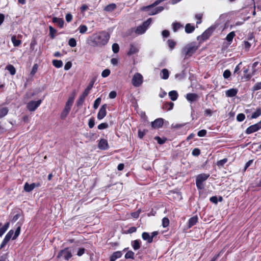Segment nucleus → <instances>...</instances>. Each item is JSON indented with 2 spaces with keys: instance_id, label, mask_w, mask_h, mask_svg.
<instances>
[{
  "instance_id": "774afa93",
  "label": "nucleus",
  "mask_w": 261,
  "mask_h": 261,
  "mask_svg": "<svg viewBox=\"0 0 261 261\" xmlns=\"http://www.w3.org/2000/svg\"><path fill=\"white\" fill-rule=\"evenodd\" d=\"M65 18H66V20L68 22H70L72 19V15L70 14V13H68L67 14H66V16H65Z\"/></svg>"
},
{
  "instance_id": "58836bf2",
  "label": "nucleus",
  "mask_w": 261,
  "mask_h": 261,
  "mask_svg": "<svg viewBox=\"0 0 261 261\" xmlns=\"http://www.w3.org/2000/svg\"><path fill=\"white\" fill-rule=\"evenodd\" d=\"M135 253L132 251H128L125 255L126 259H134Z\"/></svg>"
},
{
  "instance_id": "a19ab883",
  "label": "nucleus",
  "mask_w": 261,
  "mask_h": 261,
  "mask_svg": "<svg viewBox=\"0 0 261 261\" xmlns=\"http://www.w3.org/2000/svg\"><path fill=\"white\" fill-rule=\"evenodd\" d=\"M88 30V28L86 25H81L79 27V30L81 34H84Z\"/></svg>"
},
{
  "instance_id": "9b49d317",
  "label": "nucleus",
  "mask_w": 261,
  "mask_h": 261,
  "mask_svg": "<svg viewBox=\"0 0 261 261\" xmlns=\"http://www.w3.org/2000/svg\"><path fill=\"white\" fill-rule=\"evenodd\" d=\"M39 186L40 184L39 183H32L31 184H29L28 182H26L24 186V190L27 192H30L32 191L35 187H38Z\"/></svg>"
},
{
  "instance_id": "2f4dec72",
  "label": "nucleus",
  "mask_w": 261,
  "mask_h": 261,
  "mask_svg": "<svg viewBox=\"0 0 261 261\" xmlns=\"http://www.w3.org/2000/svg\"><path fill=\"white\" fill-rule=\"evenodd\" d=\"M116 7V6L115 4H111L108 5H107L105 8V10L108 12H111L113 11Z\"/></svg>"
},
{
  "instance_id": "f3484780",
  "label": "nucleus",
  "mask_w": 261,
  "mask_h": 261,
  "mask_svg": "<svg viewBox=\"0 0 261 261\" xmlns=\"http://www.w3.org/2000/svg\"><path fill=\"white\" fill-rule=\"evenodd\" d=\"M209 176V174H200L197 176L196 181L203 182L204 181L206 180Z\"/></svg>"
},
{
  "instance_id": "4d7b16f0",
  "label": "nucleus",
  "mask_w": 261,
  "mask_h": 261,
  "mask_svg": "<svg viewBox=\"0 0 261 261\" xmlns=\"http://www.w3.org/2000/svg\"><path fill=\"white\" fill-rule=\"evenodd\" d=\"M253 89L254 91H256L261 89V82L255 84V85L253 87Z\"/></svg>"
},
{
  "instance_id": "39448f33",
  "label": "nucleus",
  "mask_w": 261,
  "mask_h": 261,
  "mask_svg": "<svg viewBox=\"0 0 261 261\" xmlns=\"http://www.w3.org/2000/svg\"><path fill=\"white\" fill-rule=\"evenodd\" d=\"M143 82V77L140 73L134 74L132 80V84L135 87H140Z\"/></svg>"
},
{
  "instance_id": "2eb2a0df",
  "label": "nucleus",
  "mask_w": 261,
  "mask_h": 261,
  "mask_svg": "<svg viewBox=\"0 0 261 261\" xmlns=\"http://www.w3.org/2000/svg\"><path fill=\"white\" fill-rule=\"evenodd\" d=\"M198 98V95L195 93H188L186 95V99H187L188 101H189L191 102H194V101L197 100Z\"/></svg>"
},
{
  "instance_id": "cd10ccee",
  "label": "nucleus",
  "mask_w": 261,
  "mask_h": 261,
  "mask_svg": "<svg viewBox=\"0 0 261 261\" xmlns=\"http://www.w3.org/2000/svg\"><path fill=\"white\" fill-rule=\"evenodd\" d=\"M234 32L232 31L230 32L226 37V40L229 42V44L232 42L233 38L235 36Z\"/></svg>"
},
{
  "instance_id": "69168bd1",
  "label": "nucleus",
  "mask_w": 261,
  "mask_h": 261,
  "mask_svg": "<svg viewBox=\"0 0 261 261\" xmlns=\"http://www.w3.org/2000/svg\"><path fill=\"white\" fill-rule=\"evenodd\" d=\"M184 71H182L180 73L176 74L175 76L176 79H178V80H182L184 77Z\"/></svg>"
},
{
  "instance_id": "72a5a7b5",
  "label": "nucleus",
  "mask_w": 261,
  "mask_h": 261,
  "mask_svg": "<svg viewBox=\"0 0 261 261\" xmlns=\"http://www.w3.org/2000/svg\"><path fill=\"white\" fill-rule=\"evenodd\" d=\"M11 41L14 46H18L21 44V41L17 39L16 36H13L11 38Z\"/></svg>"
},
{
  "instance_id": "b1692460",
  "label": "nucleus",
  "mask_w": 261,
  "mask_h": 261,
  "mask_svg": "<svg viewBox=\"0 0 261 261\" xmlns=\"http://www.w3.org/2000/svg\"><path fill=\"white\" fill-rule=\"evenodd\" d=\"M169 96L172 101H175L177 99L178 94L176 91L172 90L169 92Z\"/></svg>"
},
{
  "instance_id": "603ef678",
  "label": "nucleus",
  "mask_w": 261,
  "mask_h": 261,
  "mask_svg": "<svg viewBox=\"0 0 261 261\" xmlns=\"http://www.w3.org/2000/svg\"><path fill=\"white\" fill-rule=\"evenodd\" d=\"M111 73V71L109 69H105L101 73V76L103 77H106L108 76Z\"/></svg>"
},
{
  "instance_id": "c9c22d12",
  "label": "nucleus",
  "mask_w": 261,
  "mask_h": 261,
  "mask_svg": "<svg viewBox=\"0 0 261 261\" xmlns=\"http://www.w3.org/2000/svg\"><path fill=\"white\" fill-rule=\"evenodd\" d=\"M6 69L9 71L11 75H14L16 73V70L14 67L12 65H9L6 67Z\"/></svg>"
},
{
  "instance_id": "49530a36",
  "label": "nucleus",
  "mask_w": 261,
  "mask_h": 261,
  "mask_svg": "<svg viewBox=\"0 0 261 261\" xmlns=\"http://www.w3.org/2000/svg\"><path fill=\"white\" fill-rule=\"evenodd\" d=\"M101 98L98 97L96 99V100L94 101V105H93V108L94 109H96L98 106H99L100 102H101Z\"/></svg>"
},
{
  "instance_id": "a878e982",
  "label": "nucleus",
  "mask_w": 261,
  "mask_h": 261,
  "mask_svg": "<svg viewBox=\"0 0 261 261\" xmlns=\"http://www.w3.org/2000/svg\"><path fill=\"white\" fill-rule=\"evenodd\" d=\"M132 245L133 249L135 250H137L140 249L141 247V242L139 240H136L132 242Z\"/></svg>"
},
{
  "instance_id": "a211bd4d",
  "label": "nucleus",
  "mask_w": 261,
  "mask_h": 261,
  "mask_svg": "<svg viewBox=\"0 0 261 261\" xmlns=\"http://www.w3.org/2000/svg\"><path fill=\"white\" fill-rule=\"evenodd\" d=\"M95 82V79H92L89 85L87 86V87L85 89L84 91L83 92V93L84 94V95H88L89 94V92H90V90L92 88Z\"/></svg>"
},
{
  "instance_id": "4c0bfd02",
  "label": "nucleus",
  "mask_w": 261,
  "mask_h": 261,
  "mask_svg": "<svg viewBox=\"0 0 261 261\" xmlns=\"http://www.w3.org/2000/svg\"><path fill=\"white\" fill-rule=\"evenodd\" d=\"M87 96V95H84V94L83 93L82 95L80 97L79 100L77 101L76 103L78 106L82 105Z\"/></svg>"
},
{
  "instance_id": "ddd939ff",
  "label": "nucleus",
  "mask_w": 261,
  "mask_h": 261,
  "mask_svg": "<svg viewBox=\"0 0 261 261\" xmlns=\"http://www.w3.org/2000/svg\"><path fill=\"white\" fill-rule=\"evenodd\" d=\"M139 50L138 46L135 44H132L130 45L129 50L127 53L128 56H131L138 53Z\"/></svg>"
},
{
  "instance_id": "0e129e2a",
  "label": "nucleus",
  "mask_w": 261,
  "mask_h": 261,
  "mask_svg": "<svg viewBox=\"0 0 261 261\" xmlns=\"http://www.w3.org/2000/svg\"><path fill=\"white\" fill-rule=\"evenodd\" d=\"M95 124L94 120L93 118H91L89 120L88 125L89 127L91 128L94 127Z\"/></svg>"
},
{
  "instance_id": "5fc2aeb1",
  "label": "nucleus",
  "mask_w": 261,
  "mask_h": 261,
  "mask_svg": "<svg viewBox=\"0 0 261 261\" xmlns=\"http://www.w3.org/2000/svg\"><path fill=\"white\" fill-rule=\"evenodd\" d=\"M9 241L10 240L8 238L5 237L4 239H3L1 244V248H4Z\"/></svg>"
},
{
  "instance_id": "8fccbe9b",
  "label": "nucleus",
  "mask_w": 261,
  "mask_h": 261,
  "mask_svg": "<svg viewBox=\"0 0 261 261\" xmlns=\"http://www.w3.org/2000/svg\"><path fill=\"white\" fill-rule=\"evenodd\" d=\"M227 162V159L225 158L219 160L217 162V165L219 167H223V165Z\"/></svg>"
},
{
  "instance_id": "423d86ee",
  "label": "nucleus",
  "mask_w": 261,
  "mask_h": 261,
  "mask_svg": "<svg viewBox=\"0 0 261 261\" xmlns=\"http://www.w3.org/2000/svg\"><path fill=\"white\" fill-rule=\"evenodd\" d=\"M72 257V253L70 251L68 248H65L63 250H61L58 255V258L63 257L64 259L68 260L69 258Z\"/></svg>"
},
{
  "instance_id": "0eeeda50",
  "label": "nucleus",
  "mask_w": 261,
  "mask_h": 261,
  "mask_svg": "<svg viewBox=\"0 0 261 261\" xmlns=\"http://www.w3.org/2000/svg\"><path fill=\"white\" fill-rule=\"evenodd\" d=\"M214 31V29L212 28H209L206 30L201 36L197 37L198 40L204 41L207 39L212 34Z\"/></svg>"
},
{
  "instance_id": "052dcab7",
  "label": "nucleus",
  "mask_w": 261,
  "mask_h": 261,
  "mask_svg": "<svg viewBox=\"0 0 261 261\" xmlns=\"http://www.w3.org/2000/svg\"><path fill=\"white\" fill-rule=\"evenodd\" d=\"M206 130L205 129H201V130H199L197 133V135L200 137H204L206 135Z\"/></svg>"
},
{
  "instance_id": "1a4fd4ad",
  "label": "nucleus",
  "mask_w": 261,
  "mask_h": 261,
  "mask_svg": "<svg viewBox=\"0 0 261 261\" xmlns=\"http://www.w3.org/2000/svg\"><path fill=\"white\" fill-rule=\"evenodd\" d=\"M164 123L163 118H158L151 122V127L154 129H158L161 127Z\"/></svg>"
},
{
  "instance_id": "79ce46f5",
  "label": "nucleus",
  "mask_w": 261,
  "mask_h": 261,
  "mask_svg": "<svg viewBox=\"0 0 261 261\" xmlns=\"http://www.w3.org/2000/svg\"><path fill=\"white\" fill-rule=\"evenodd\" d=\"M148 130L147 129H143L141 130L139 129L138 130V137L140 139H142L144 135L147 133Z\"/></svg>"
},
{
  "instance_id": "bf43d9fd",
  "label": "nucleus",
  "mask_w": 261,
  "mask_h": 261,
  "mask_svg": "<svg viewBox=\"0 0 261 261\" xmlns=\"http://www.w3.org/2000/svg\"><path fill=\"white\" fill-rule=\"evenodd\" d=\"M230 75H231V72L229 70H225L224 71L223 74V77L225 79H228V77H230Z\"/></svg>"
},
{
  "instance_id": "338daca9",
  "label": "nucleus",
  "mask_w": 261,
  "mask_h": 261,
  "mask_svg": "<svg viewBox=\"0 0 261 261\" xmlns=\"http://www.w3.org/2000/svg\"><path fill=\"white\" fill-rule=\"evenodd\" d=\"M72 66V63L70 62H67L64 66V69L65 70H69Z\"/></svg>"
},
{
  "instance_id": "412c9836",
  "label": "nucleus",
  "mask_w": 261,
  "mask_h": 261,
  "mask_svg": "<svg viewBox=\"0 0 261 261\" xmlns=\"http://www.w3.org/2000/svg\"><path fill=\"white\" fill-rule=\"evenodd\" d=\"M122 254L121 252L119 251L114 252L110 257V261H115L117 258H120Z\"/></svg>"
},
{
  "instance_id": "c756f323",
  "label": "nucleus",
  "mask_w": 261,
  "mask_h": 261,
  "mask_svg": "<svg viewBox=\"0 0 261 261\" xmlns=\"http://www.w3.org/2000/svg\"><path fill=\"white\" fill-rule=\"evenodd\" d=\"M183 26L179 22H174L172 24V29L174 32H177Z\"/></svg>"
},
{
  "instance_id": "13d9d810",
  "label": "nucleus",
  "mask_w": 261,
  "mask_h": 261,
  "mask_svg": "<svg viewBox=\"0 0 261 261\" xmlns=\"http://www.w3.org/2000/svg\"><path fill=\"white\" fill-rule=\"evenodd\" d=\"M108 127V124L107 123H102L98 125V128L99 129H103Z\"/></svg>"
},
{
  "instance_id": "4468645a",
  "label": "nucleus",
  "mask_w": 261,
  "mask_h": 261,
  "mask_svg": "<svg viewBox=\"0 0 261 261\" xmlns=\"http://www.w3.org/2000/svg\"><path fill=\"white\" fill-rule=\"evenodd\" d=\"M98 147L101 150H106L108 148V141L104 139H102L99 141Z\"/></svg>"
},
{
  "instance_id": "6e6d98bb",
  "label": "nucleus",
  "mask_w": 261,
  "mask_h": 261,
  "mask_svg": "<svg viewBox=\"0 0 261 261\" xmlns=\"http://www.w3.org/2000/svg\"><path fill=\"white\" fill-rule=\"evenodd\" d=\"M200 153V150L199 149L197 148H194L192 152V154L193 155L197 156H198Z\"/></svg>"
},
{
  "instance_id": "393cba45",
  "label": "nucleus",
  "mask_w": 261,
  "mask_h": 261,
  "mask_svg": "<svg viewBox=\"0 0 261 261\" xmlns=\"http://www.w3.org/2000/svg\"><path fill=\"white\" fill-rule=\"evenodd\" d=\"M169 72L168 69L164 68L161 70V77L162 79L167 80L168 79Z\"/></svg>"
},
{
  "instance_id": "dca6fc26",
  "label": "nucleus",
  "mask_w": 261,
  "mask_h": 261,
  "mask_svg": "<svg viewBox=\"0 0 261 261\" xmlns=\"http://www.w3.org/2000/svg\"><path fill=\"white\" fill-rule=\"evenodd\" d=\"M238 92V89L232 88L226 91L225 94L226 96L228 97H232L235 96L237 95Z\"/></svg>"
},
{
  "instance_id": "bb28decb",
  "label": "nucleus",
  "mask_w": 261,
  "mask_h": 261,
  "mask_svg": "<svg viewBox=\"0 0 261 261\" xmlns=\"http://www.w3.org/2000/svg\"><path fill=\"white\" fill-rule=\"evenodd\" d=\"M195 30V27L190 23H187L185 26V32L188 33H191Z\"/></svg>"
},
{
  "instance_id": "e2e57ef3",
  "label": "nucleus",
  "mask_w": 261,
  "mask_h": 261,
  "mask_svg": "<svg viewBox=\"0 0 261 261\" xmlns=\"http://www.w3.org/2000/svg\"><path fill=\"white\" fill-rule=\"evenodd\" d=\"M196 185L198 189L202 190L204 188L203 182L196 181Z\"/></svg>"
},
{
  "instance_id": "680f3d73",
  "label": "nucleus",
  "mask_w": 261,
  "mask_h": 261,
  "mask_svg": "<svg viewBox=\"0 0 261 261\" xmlns=\"http://www.w3.org/2000/svg\"><path fill=\"white\" fill-rule=\"evenodd\" d=\"M137 230V228L136 227L133 226L129 228V229L127 230L126 233H132L133 232H136Z\"/></svg>"
},
{
  "instance_id": "4be33fe9",
  "label": "nucleus",
  "mask_w": 261,
  "mask_h": 261,
  "mask_svg": "<svg viewBox=\"0 0 261 261\" xmlns=\"http://www.w3.org/2000/svg\"><path fill=\"white\" fill-rule=\"evenodd\" d=\"M142 238L144 240L146 241L148 243H151L152 242V237H150V235L148 232H143L142 234Z\"/></svg>"
},
{
  "instance_id": "a18cd8bd",
  "label": "nucleus",
  "mask_w": 261,
  "mask_h": 261,
  "mask_svg": "<svg viewBox=\"0 0 261 261\" xmlns=\"http://www.w3.org/2000/svg\"><path fill=\"white\" fill-rule=\"evenodd\" d=\"M68 44L71 47H75L76 45V41L73 38H70L68 41Z\"/></svg>"
},
{
  "instance_id": "7c9ffc66",
  "label": "nucleus",
  "mask_w": 261,
  "mask_h": 261,
  "mask_svg": "<svg viewBox=\"0 0 261 261\" xmlns=\"http://www.w3.org/2000/svg\"><path fill=\"white\" fill-rule=\"evenodd\" d=\"M52 62L53 65L56 68H59L63 66V62L61 60H53Z\"/></svg>"
},
{
  "instance_id": "e433bc0d",
  "label": "nucleus",
  "mask_w": 261,
  "mask_h": 261,
  "mask_svg": "<svg viewBox=\"0 0 261 261\" xmlns=\"http://www.w3.org/2000/svg\"><path fill=\"white\" fill-rule=\"evenodd\" d=\"M173 106L174 103L172 102H169L168 103H165L163 106V108L167 110L168 111H170L173 109Z\"/></svg>"
},
{
  "instance_id": "de8ad7c7",
  "label": "nucleus",
  "mask_w": 261,
  "mask_h": 261,
  "mask_svg": "<svg viewBox=\"0 0 261 261\" xmlns=\"http://www.w3.org/2000/svg\"><path fill=\"white\" fill-rule=\"evenodd\" d=\"M20 232V226H18L17 227L15 231L14 235L12 237V240L16 239L17 238V237L19 235Z\"/></svg>"
},
{
  "instance_id": "c03bdc74",
  "label": "nucleus",
  "mask_w": 261,
  "mask_h": 261,
  "mask_svg": "<svg viewBox=\"0 0 261 261\" xmlns=\"http://www.w3.org/2000/svg\"><path fill=\"white\" fill-rule=\"evenodd\" d=\"M112 50L115 54L119 52V46L117 43H115L112 45Z\"/></svg>"
},
{
  "instance_id": "f257e3e1",
  "label": "nucleus",
  "mask_w": 261,
  "mask_h": 261,
  "mask_svg": "<svg viewBox=\"0 0 261 261\" xmlns=\"http://www.w3.org/2000/svg\"><path fill=\"white\" fill-rule=\"evenodd\" d=\"M110 39L108 32L101 31L93 34L89 39V44L94 47H101L105 45Z\"/></svg>"
},
{
  "instance_id": "7ed1b4c3",
  "label": "nucleus",
  "mask_w": 261,
  "mask_h": 261,
  "mask_svg": "<svg viewBox=\"0 0 261 261\" xmlns=\"http://www.w3.org/2000/svg\"><path fill=\"white\" fill-rule=\"evenodd\" d=\"M155 6H151V5H150L144 7L143 10L146 11L148 12V15H154L161 12L164 9L162 6L154 8Z\"/></svg>"
},
{
  "instance_id": "c85d7f7f",
  "label": "nucleus",
  "mask_w": 261,
  "mask_h": 261,
  "mask_svg": "<svg viewBox=\"0 0 261 261\" xmlns=\"http://www.w3.org/2000/svg\"><path fill=\"white\" fill-rule=\"evenodd\" d=\"M8 112V109L6 107H0V118L5 116Z\"/></svg>"
},
{
  "instance_id": "f8f14e48",
  "label": "nucleus",
  "mask_w": 261,
  "mask_h": 261,
  "mask_svg": "<svg viewBox=\"0 0 261 261\" xmlns=\"http://www.w3.org/2000/svg\"><path fill=\"white\" fill-rule=\"evenodd\" d=\"M260 128H259L258 126L257 125V123L252 125L248 127L245 130V133L246 134H251L252 133H253L254 132H257L258 130Z\"/></svg>"
},
{
  "instance_id": "37998d69",
  "label": "nucleus",
  "mask_w": 261,
  "mask_h": 261,
  "mask_svg": "<svg viewBox=\"0 0 261 261\" xmlns=\"http://www.w3.org/2000/svg\"><path fill=\"white\" fill-rule=\"evenodd\" d=\"M74 101V97H69L66 103L65 106L71 108Z\"/></svg>"
},
{
  "instance_id": "aec40b11",
  "label": "nucleus",
  "mask_w": 261,
  "mask_h": 261,
  "mask_svg": "<svg viewBox=\"0 0 261 261\" xmlns=\"http://www.w3.org/2000/svg\"><path fill=\"white\" fill-rule=\"evenodd\" d=\"M53 22L55 23H56L58 26L62 28L63 27L64 21L62 18H57V17H53Z\"/></svg>"
},
{
  "instance_id": "5701e85b",
  "label": "nucleus",
  "mask_w": 261,
  "mask_h": 261,
  "mask_svg": "<svg viewBox=\"0 0 261 261\" xmlns=\"http://www.w3.org/2000/svg\"><path fill=\"white\" fill-rule=\"evenodd\" d=\"M198 221V217L197 216H194L191 218L188 221V227L191 228L196 224Z\"/></svg>"
},
{
  "instance_id": "473e14b6",
  "label": "nucleus",
  "mask_w": 261,
  "mask_h": 261,
  "mask_svg": "<svg viewBox=\"0 0 261 261\" xmlns=\"http://www.w3.org/2000/svg\"><path fill=\"white\" fill-rule=\"evenodd\" d=\"M9 226V223H6L2 228H0V237H2L7 231Z\"/></svg>"
},
{
  "instance_id": "ea45409f",
  "label": "nucleus",
  "mask_w": 261,
  "mask_h": 261,
  "mask_svg": "<svg viewBox=\"0 0 261 261\" xmlns=\"http://www.w3.org/2000/svg\"><path fill=\"white\" fill-rule=\"evenodd\" d=\"M167 43L168 46L171 50H172L176 45V42L172 39H169L167 41Z\"/></svg>"
},
{
  "instance_id": "6e6552de",
  "label": "nucleus",
  "mask_w": 261,
  "mask_h": 261,
  "mask_svg": "<svg viewBox=\"0 0 261 261\" xmlns=\"http://www.w3.org/2000/svg\"><path fill=\"white\" fill-rule=\"evenodd\" d=\"M42 102L41 100L37 101H30L27 103V107L28 109L31 112L35 111V110L40 105Z\"/></svg>"
},
{
  "instance_id": "3c124183",
  "label": "nucleus",
  "mask_w": 261,
  "mask_h": 261,
  "mask_svg": "<svg viewBox=\"0 0 261 261\" xmlns=\"http://www.w3.org/2000/svg\"><path fill=\"white\" fill-rule=\"evenodd\" d=\"M154 140H156L158 143L159 144H164L166 139H162V138H161L160 137H158V136H156L154 138Z\"/></svg>"
},
{
  "instance_id": "09e8293b",
  "label": "nucleus",
  "mask_w": 261,
  "mask_h": 261,
  "mask_svg": "<svg viewBox=\"0 0 261 261\" xmlns=\"http://www.w3.org/2000/svg\"><path fill=\"white\" fill-rule=\"evenodd\" d=\"M245 118V116L243 113H240L237 116V120L239 122L243 121Z\"/></svg>"
},
{
  "instance_id": "f704fd0d",
  "label": "nucleus",
  "mask_w": 261,
  "mask_h": 261,
  "mask_svg": "<svg viewBox=\"0 0 261 261\" xmlns=\"http://www.w3.org/2000/svg\"><path fill=\"white\" fill-rule=\"evenodd\" d=\"M261 115V108H257L255 112L253 113L251 116L252 119H255L259 117Z\"/></svg>"
},
{
  "instance_id": "864d4df0",
  "label": "nucleus",
  "mask_w": 261,
  "mask_h": 261,
  "mask_svg": "<svg viewBox=\"0 0 261 261\" xmlns=\"http://www.w3.org/2000/svg\"><path fill=\"white\" fill-rule=\"evenodd\" d=\"M169 224V220L167 218H164L162 219V225L164 227H166L168 226Z\"/></svg>"
},
{
  "instance_id": "20e7f679",
  "label": "nucleus",
  "mask_w": 261,
  "mask_h": 261,
  "mask_svg": "<svg viewBox=\"0 0 261 261\" xmlns=\"http://www.w3.org/2000/svg\"><path fill=\"white\" fill-rule=\"evenodd\" d=\"M152 21V19L151 18H148L146 21L144 22L142 25L138 26L136 30L135 33L138 35H141L144 34L149 25L151 24Z\"/></svg>"
},
{
  "instance_id": "9d476101",
  "label": "nucleus",
  "mask_w": 261,
  "mask_h": 261,
  "mask_svg": "<svg viewBox=\"0 0 261 261\" xmlns=\"http://www.w3.org/2000/svg\"><path fill=\"white\" fill-rule=\"evenodd\" d=\"M107 105L105 104L102 105L101 108H100L99 112L97 114V119L99 120H101L103 119L107 114L106 112V108H107Z\"/></svg>"
},
{
  "instance_id": "f03ea898",
  "label": "nucleus",
  "mask_w": 261,
  "mask_h": 261,
  "mask_svg": "<svg viewBox=\"0 0 261 261\" xmlns=\"http://www.w3.org/2000/svg\"><path fill=\"white\" fill-rule=\"evenodd\" d=\"M199 46L196 42H191L187 44L182 50V54L185 58L190 57L198 49Z\"/></svg>"
},
{
  "instance_id": "6ab92c4d",
  "label": "nucleus",
  "mask_w": 261,
  "mask_h": 261,
  "mask_svg": "<svg viewBox=\"0 0 261 261\" xmlns=\"http://www.w3.org/2000/svg\"><path fill=\"white\" fill-rule=\"evenodd\" d=\"M71 109V108L65 106V108H64L63 110L62 111L61 114V118L62 119H65L67 115L68 114L70 110Z\"/></svg>"
}]
</instances>
